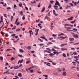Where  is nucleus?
Masks as SVG:
<instances>
[{
	"mask_svg": "<svg viewBox=\"0 0 79 79\" xmlns=\"http://www.w3.org/2000/svg\"><path fill=\"white\" fill-rule=\"evenodd\" d=\"M6 51L7 52L8 51H10V49H7L6 50Z\"/></svg>",
	"mask_w": 79,
	"mask_h": 79,
	"instance_id": "680f3d73",
	"label": "nucleus"
},
{
	"mask_svg": "<svg viewBox=\"0 0 79 79\" xmlns=\"http://www.w3.org/2000/svg\"><path fill=\"white\" fill-rule=\"evenodd\" d=\"M61 50H62V51H64V50H67L68 49H67L66 48H61Z\"/></svg>",
	"mask_w": 79,
	"mask_h": 79,
	"instance_id": "412c9836",
	"label": "nucleus"
},
{
	"mask_svg": "<svg viewBox=\"0 0 79 79\" xmlns=\"http://www.w3.org/2000/svg\"><path fill=\"white\" fill-rule=\"evenodd\" d=\"M26 48L27 50H30L31 49V46L27 47Z\"/></svg>",
	"mask_w": 79,
	"mask_h": 79,
	"instance_id": "aec40b11",
	"label": "nucleus"
},
{
	"mask_svg": "<svg viewBox=\"0 0 79 79\" xmlns=\"http://www.w3.org/2000/svg\"><path fill=\"white\" fill-rule=\"evenodd\" d=\"M13 60H14V58H13V57H12V58L10 59V60L11 61H12Z\"/></svg>",
	"mask_w": 79,
	"mask_h": 79,
	"instance_id": "69168bd1",
	"label": "nucleus"
},
{
	"mask_svg": "<svg viewBox=\"0 0 79 79\" xmlns=\"http://www.w3.org/2000/svg\"><path fill=\"white\" fill-rule=\"evenodd\" d=\"M18 76H19V77H21L22 76V73H18Z\"/></svg>",
	"mask_w": 79,
	"mask_h": 79,
	"instance_id": "393cba45",
	"label": "nucleus"
},
{
	"mask_svg": "<svg viewBox=\"0 0 79 79\" xmlns=\"http://www.w3.org/2000/svg\"><path fill=\"white\" fill-rule=\"evenodd\" d=\"M53 55H55V54L52 53H51L49 54V56H53Z\"/></svg>",
	"mask_w": 79,
	"mask_h": 79,
	"instance_id": "5701e85b",
	"label": "nucleus"
},
{
	"mask_svg": "<svg viewBox=\"0 0 79 79\" xmlns=\"http://www.w3.org/2000/svg\"><path fill=\"white\" fill-rule=\"evenodd\" d=\"M11 36H12V37H13V36H15V35H16V34H12L11 35Z\"/></svg>",
	"mask_w": 79,
	"mask_h": 79,
	"instance_id": "4d7b16f0",
	"label": "nucleus"
},
{
	"mask_svg": "<svg viewBox=\"0 0 79 79\" xmlns=\"http://www.w3.org/2000/svg\"><path fill=\"white\" fill-rule=\"evenodd\" d=\"M19 6L20 7H21L22 6V4H19Z\"/></svg>",
	"mask_w": 79,
	"mask_h": 79,
	"instance_id": "79ce46f5",
	"label": "nucleus"
},
{
	"mask_svg": "<svg viewBox=\"0 0 79 79\" xmlns=\"http://www.w3.org/2000/svg\"><path fill=\"white\" fill-rule=\"evenodd\" d=\"M71 27H68L67 28V31H71L72 30H70V29H71Z\"/></svg>",
	"mask_w": 79,
	"mask_h": 79,
	"instance_id": "6ab92c4d",
	"label": "nucleus"
},
{
	"mask_svg": "<svg viewBox=\"0 0 79 79\" xmlns=\"http://www.w3.org/2000/svg\"><path fill=\"white\" fill-rule=\"evenodd\" d=\"M6 9H7V10H10L11 7H7L6 8Z\"/></svg>",
	"mask_w": 79,
	"mask_h": 79,
	"instance_id": "09e8293b",
	"label": "nucleus"
},
{
	"mask_svg": "<svg viewBox=\"0 0 79 79\" xmlns=\"http://www.w3.org/2000/svg\"><path fill=\"white\" fill-rule=\"evenodd\" d=\"M73 17H71L70 18H68L67 20H69V21L73 20Z\"/></svg>",
	"mask_w": 79,
	"mask_h": 79,
	"instance_id": "f8f14e48",
	"label": "nucleus"
},
{
	"mask_svg": "<svg viewBox=\"0 0 79 79\" xmlns=\"http://www.w3.org/2000/svg\"><path fill=\"white\" fill-rule=\"evenodd\" d=\"M54 48H57V49H58V50H59V49H60V48H58L56 46H54Z\"/></svg>",
	"mask_w": 79,
	"mask_h": 79,
	"instance_id": "ea45409f",
	"label": "nucleus"
},
{
	"mask_svg": "<svg viewBox=\"0 0 79 79\" xmlns=\"http://www.w3.org/2000/svg\"><path fill=\"white\" fill-rule=\"evenodd\" d=\"M43 76L46 77H48V75H43Z\"/></svg>",
	"mask_w": 79,
	"mask_h": 79,
	"instance_id": "e433bc0d",
	"label": "nucleus"
},
{
	"mask_svg": "<svg viewBox=\"0 0 79 79\" xmlns=\"http://www.w3.org/2000/svg\"><path fill=\"white\" fill-rule=\"evenodd\" d=\"M77 31V29L76 28H73V30H71V31H73V32H76V31Z\"/></svg>",
	"mask_w": 79,
	"mask_h": 79,
	"instance_id": "1a4fd4ad",
	"label": "nucleus"
},
{
	"mask_svg": "<svg viewBox=\"0 0 79 79\" xmlns=\"http://www.w3.org/2000/svg\"><path fill=\"white\" fill-rule=\"evenodd\" d=\"M74 23H75L74 22V21H72L70 22V23H71V24H74Z\"/></svg>",
	"mask_w": 79,
	"mask_h": 79,
	"instance_id": "37998d69",
	"label": "nucleus"
},
{
	"mask_svg": "<svg viewBox=\"0 0 79 79\" xmlns=\"http://www.w3.org/2000/svg\"><path fill=\"white\" fill-rule=\"evenodd\" d=\"M52 7V5L50 4L48 6V8L50 9Z\"/></svg>",
	"mask_w": 79,
	"mask_h": 79,
	"instance_id": "c85d7f7f",
	"label": "nucleus"
},
{
	"mask_svg": "<svg viewBox=\"0 0 79 79\" xmlns=\"http://www.w3.org/2000/svg\"><path fill=\"white\" fill-rule=\"evenodd\" d=\"M40 38L41 39H44L45 38V36H41Z\"/></svg>",
	"mask_w": 79,
	"mask_h": 79,
	"instance_id": "58836bf2",
	"label": "nucleus"
},
{
	"mask_svg": "<svg viewBox=\"0 0 79 79\" xmlns=\"http://www.w3.org/2000/svg\"><path fill=\"white\" fill-rule=\"evenodd\" d=\"M62 55L64 57V58H66V54L65 53H63Z\"/></svg>",
	"mask_w": 79,
	"mask_h": 79,
	"instance_id": "a878e982",
	"label": "nucleus"
},
{
	"mask_svg": "<svg viewBox=\"0 0 79 79\" xmlns=\"http://www.w3.org/2000/svg\"><path fill=\"white\" fill-rule=\"evenodd\" d=\"M79 43H76L75 44H74L73 45H79Z\"/></svg>",
	"mask_w": 79,
	"mask_h": 79,
	"instance_id": "e2e57ef3",
	"label": "nucleus"
},
{
	"mask_svg": "<svg viewBox=\"0 0 79 79\" xmlns=\"http://www.w3.org/2000/svg\"><path fill=\"white\" fill-rule=\"evenodd\" d=\"M1 34H2V35H4V34L3 33V32H2V31L1 32Z\"/></svg>",
	"mask_w": 79,
	"mask_h": 79,
	"instance_id": "de8ad7c7",
	"label": "nucleus"
},
{
	"mask_svg": "<svg viewBox=\"0 0 79 79\" xmlns=\"http://www.w3.org/2000/svg\"><path fill=\"white\" fill-rule=\"evenodd\" d=\"M1 21H3V16H1Z\"/></svg>",
	"mask_w": 79,
	"mask_h": 79,
	"instance_id": "3c124183",
	"label": "nucleus"
},
{
	"mask_svg": "<svg viewBox=\"0 0 79 79\" xmlns=\"http://www.w3.org/2000/svg\"><path fill=\"white\" fill-rule=\"evenodd\" d=\"M70 5H71V6H74L73 4L72 3H70Z\"/></svg>",
	"mask_w": 79,
	"mask_h": 79,
	"instance_id": "864d4df0",
	"label": "nucleus"
},
{
	"mask_svg": "<svg viewBox=\"0 0 79 79\" xmlns=\"http://www.w3.org/2000/svg\"><path fill=\"white\" fill-rule=\"evenodd\" d=\"M44 53H45V52H47V53H51V52L48 51L47 50H45L44 51Z\"/></svg>",
	"mask_w": 79,
	"mask_h": 79,
	"instance_id": "2eb2a0df",
	"label": "nucleus"
},
{
	"mask_svg": "<svg viewBox=\"0 0 79 79\" xmlns=\"http://www.w3.org/2000/svg\"><path fill=\"white\" fill-rule=\"evenodd\" d=\"M54 75V76H56V75H57V73H53Z\"/></svg>",
	"mask_w": 79,
	"mask_h": 79,
	"instance_id": "774afa93",
	"label": "nucleus"
},
{
	"mask_svg": "<svg viewBox=\"0 0 79 79\" xmlns=\"http://www.w3.org/2000/svg\"><path fill=\"white\" fill-rule=\"evenodd\" d=\"M70 41H73L74 40V38H70L69 39Z\"/></svg>",
	"mask_w": 79,
	"mask_h": 79,
	"instance_id": "9d476101",
	"label": "nucleus"
},
{
	"mask_svg": "<svg viewBox=\"0 0 79 79\" xmlns=\"http://www.w3.org/2000/svg\"><path fill=\"white\" fill-rule=\"evenodd\" d=\"M19 52H21V53H23V52H24V51H23V49H19Z\"/></svg>",
	"mask_w": 79,
	"mask_h": 79,
	"instance_id": "a211bd4d",
	"label": "nucleus"
},
{
	"mask_svg": "<svg viewBox=\"0 0 79 79\" xmlns=\"http://www.w3.org/2000/svg\"><path fill=\"white\" fill-rule=\"evenodd\" d=\"M32 30H30V31H29L28 33L29 34H31V33H32Z\"/></svg>",
	"mask_w": 79,
	"mask_h": 79,
	"instance_id": "72a5a7b5",
	"label": "nucleus"
},
{
	"mask_svg": "<svg viewBox=\"0 0 79 79\" xmlns=\"http://www.w3.org/2000/svg\"><path fill=\"white\" fill-rule=\"evenodd\" d=\"M53 2H54V1H50V3H51V4H52V3H53Z\"/></svg>",
	"mask_w": 79,
	"mask_h": 79,
	"instance_id": "473e14b6",
	"label": "nucleus"
},
{
	"mask_svg": "<svg viewBox=\"0 0 79 79\" xmlns=\"http://www.w3.org/2000/svg\"><path fill=\"white\" fill-rule=\"evenodd\" d=\"M18 18H17V19H16V20L15 22V24H16V23L18 22Z\"/></svg>",
	"mask_w": 79,
	"mask_h": 79,
	"instance_id": "2f4dec72",
	"label": "nucleus"
},
{
	"mask_svg": "<svg viewBox=\"0 0 79 79\" xmlns=\"http://www.w3.org/2000/svg\"><path fill=\"white\" fill-rule=\"evenodd\" d=\"M73 54L74 55H77V52H73Z\"/></svg>",
	"mask_w": 79,
	"mask_h": 79,
	"instance_id": "c9c22d12",
	"label": "nucleus"
},
{
	"mask_svg": "<svg viewBox=\"0 0 79 79\" xmlns=\"http://www.w3.org/2000/svg\"><path fill=\"white\" fill-rule=\"evenodd\" d=\"M22 19H23V20H24V19H25V15H23V16L22 17Z\"/></svg>",
	"mask_w": 79,
	"mask_h": 79,
	"instance_id": "cd10ccee",
	"label": "nucleus"
},
{
	"mask_svg": "<svg viewBox=\"0 0 79 79\" xmlns=\"http://www.w3.org/2000/svg\"><path fill=\"white\" fill-rule=\"evenodd\" d=\"M37 45H39L40 46H42V45H44V44H38Z\"/></svg>",
	"mask_w": 79,
	"mask_h": 79,
	"instance_id": "bf43d9fd",
	"label": "nucleus"
},
{
	"mask_svg": "<svg viewBox=\"0 0 79 79\" xmlns=\"http://www.w3.org/2000/svg\"><path fill=\"white\" fill-rule=\"evenodd\" d=\"M62 75L63 76H66V73L65 72H63Z\"/></svg>",
	"mask_w": 79,
	"mask_h": 79,
	"instance_id": "ddd939ff",
	"label": "nucleus"
},
{
	"mask_svg": "<svg viewBox=\"0 0 79 79\" xmlns=\"http://www.w3.org/2000/svg\"><path fill=\"white\" fill-rule=\"evenodd\" d=\"M46 49H47V50H48V51H49V52H51V50H50V48H47Z\"/></svg>",
	"mask_w": 79,
	"mask_h": 79,
	"instance_id": "f704fd0d",
	"label": "nucleus"
},
{
	"mask_svg": "<svg viewBox=\"0 0 79 79\" xmlns=\"http://www.w3.org/2000/svg\"><path fill=\"white\" fill-rule=\"evenodd\" d=\"M18 66H15L14 67H11L10 68V69H13V68H14V69H18Z\"/></svg>",
	"mask_w": 79,
	"mask_h": 79,
	"instance_id": "20e7f679",
	"label": "nucleus"
},
{
	"mask_svg": "<svg viewBox=\"0 0 79 79\" xmlns=\"http://www.w3.org/2000/svg\"><path fill=\"white\" fill-rule=\"evenodd\" d=\"M23 59H22V60H19L17 64H19L20 63V64H21V63H22V62H23Z\"/></svg>",
	"mask_w": 79,
	"mask_h": 79,
	"instance_id": "39448f33",
	"label": "nucleus"
},
{
	"mask_svg": "<svg viewBox=\"0 0 79 79\" xmlns=\"http://www.w3.org/2000/svg\"><path fill=\"white\" fill-rule=\"evenodd\" d=\"M73 37H75V39H78L79 38V35H78L77 34H75L74 35H73Z\"/></svg>",
	"mask_w": 79,
	"mask_h": 79,
	"instance_id": "f257e3e1",
	"label": "nucleus"
},
{
	"mask_svg": "<svg viewBox=\"0 0 79 79\" xmlns=\"http://www.w3.org/2000/svg\"><path fill=\"white\" fill-rule=\"evenodd\" d=\"M52 36L53 37H55V36H56V35H55V34H52Z\"/></svg>",
	"mask_w": 79,
	"mask_h": 79,
	"instance_id": "603ef678",
	"label": "nucleus"
},
{
	"mask_svg": "<svg viewBox=\"0 0 79 79\" xmlns=\"http://www.w3.org/2000/svg\"><path fill=\"white\" fill-rule=\"evenodd\" d=\"M49 44H53V43L51 42H49L48 43Z\"/></svg>",
	"mask_w": 79,
	"mask_h": 79,
	"instance_id": "5fc2aeb1",
	"label": "nucleus"
},
{
	"mask_svg": "<svg viewBox=\"0 0 79 79\" xmlns=\"http://www.w3.org/2000/svg\"><path fill=\"white\" fill-rule=\"evenodd\" d=\"M78 58V56H74V58Z\"/></svg>",
	"mask_w": 79,
	"mask_h": 79,
	"instance_id": "6e6d98bb",
	"label": "nucleus"
},
{
	"mask_svg": "<svg viewBox=\"0 0 79 79\" xmlns=\"http://www.w3.org/2000/svg\"><path fill=\"white\" fill-rule=\"evenodd\" d=\"M56 2L55 4V5H60V3H59V2H58L57 0H56Z\"/></svg>",
	"mask_w": 79,
	"mask_h": 79,
	"instance_id": "6e6552de",
	"label": "nucleus"
},
{
	"mask_svg": "<svg viewBox=\"0 0 79 79\" xmlns=\"http://www.w3.org/2000/svg\"><path fill=\"white\" fill-rule=\"evenodd\" d=\"M64 45H67V44H61L60 45V47H63V46H64Z\"/></svg>",
	"mask_w": 79,
	"mask_h": 79,
	"instance_id": "dca6fc26",
	"label": "nucleus"
},
{
	"mask_svg": "<svg viewBox=\"0 0 79 79\" xmlns=\"http://www.w3.org/2000/svg\"><path fill=\"white\" fill-rule=\"evenodd\" d=\"M21 66H22V64H20V65H19V67H18V68H20V67H21Z\"/></svg>",
	"mask_w": 79,
	"mask_h": 79,
	"instance_id": "49530a36",
	"label": "nucleus"
},
{
	"mask_svg": "<svg viewBox=\"0 0 79 79\" xmlns=\"http://www.w3.org/2000/svg\"><path fill=\"white\" fill-rule=\"evenodd\" d=\"M0 60L2 61L3 60V57L2 56H0Z\"/></svg>",
	"mask_w": 79,
	"mask_h": 79,
	"instance_id": "bb28decb",
	"label": "nucleus"
},
{
	"mask_svg": "<svg viewBox=\"0 0 79 79\" xmlns=\"http://www.w3.org/2000/svg\"><path fill=\"white\" fill-rule=\"evenodd\" d=\"M19 23H20L19 22H18L17 23V24H16L17 26H18Z\"/></svg>",
	"mask_w": 79,
	"mask_h": 79,
	"instance_id": "052dcab7",
	"label": "nucleus"
},
{
	"mask_svg": "<svg viewBox=\"0 0 79 79\" xmlns=\"http://www.w3.org/2000/svg\"><path fill=\"white\" fill-rule=\"evenodd\" d=\"M53 14L55 15V16H57L58 15L56 14V11L55 10H52Z\"/></svg>",
	"mask_w": 79,
	"mask_h": 79,
	"instance_id": "f03ea898",
	"label": "nucleus"
},
{
	"mask_svg": "<svg viewBox=\"0 0 79 79\" xmlns=\"http://www.w3.org/2000/svg\"><path fill=\"white\" fill-rule=\"evenodd\" d=\"M64 35V34L63 33H61V34H60L59 35H58V36H60L61 35Z\"/></svg>",
	"mask_w": 79,
	"mask_h": 79,
	"instance_id": "4be33fe9",
	"label": "nucleus"
},
{
	"mask_svg": "<svg viewBox=\"0 0 79 79\" xmlns=\"http://www.w3.org/2000/svg\"><path fill=\"white\" fill-rule=\"evenodd\" d=\"M35 31H36V32L35 33V35H37L38 34V32H39V29H35Z\"/></svg>",
	"mask_w": 79,
	"mask_h": 79,
	"instance_id": "423d86ee",
	"label": "nucleus"
},
{
	"mask_svg": "<svg viewBox=\"0 0 79 79\" xmlns=\"http://www.w3.org/2000/svg\"><path fill=\"white\" fill-rule=\"evenodd\" d=\"M3 5L4 6H6V5H6V4L5 3Z\"/></svg>",
	"mask_w": 79,
	"mask_h": 79,
	"instance_id": "a18cd8bd",
	"label": "nucleus"
},
{
	"mask_svg": "<svg viewBox=\"0 0 79 79\" xmlns=\"http://www.w3.org/2000/svg\"><path fill=\"white\" fill-rule=\"evenodd\" d=\"M8 71H9V70H8V71H7V72H4L3 73L4 74H11V73H8Z\"/></svg>",
	"mask_w": 79,
	"mask_h": 79,
	"instance_id": "f3484780",
	"label": "nucleus"
},
{
	"mask_svg": "<svg viewBox=\"0 0 79 79\" xmlns=\"http://www.w3.org/2000/svg\"><path fill=\"white\" fill-rule=\"evenodd\" d=\"M21 71L22 72H25V70H24V69H22Z\"/></svg>",
	"mask_w": 79,
	"mask_h": 79,
	"instance_id": "13d9d810",
	"label": "nucleus"
},
{
	"mask_svg": "<svg viewBox=\"0 0 79 79\" xmlns=\"http://www.w3.org/2000/svg\"><path fill=\"white\" fill-rule=\"evenodd\" d=\"M38 40H40V42H44V41L41 40L40 39L38 38Z\"/></svg>",
	"mask_w": 79,
	"mask_h": 79,
	"instance_id": "7c9ffc66",
	"label": "nucleus"
},
{
	"mask_svg": "<svg viewBox=\"0 0 79 79\" xmlns=\"http://www.w3.org/2000/svg\"><path fill=\"white\" fill-rule=\"evenodd\" d=\"M46 65L48 66H51V64L50 63H48L46 64Z\"/></svg>",
	"mask_w": 79,
	"mask_h": 79,
	"instance_id": "b1692460",
	"label": "nucleus"
},
{
	"mask_svg": "<svg viewBox=\"0 0 79 79\" xmlns=\"http://www.w3.org/2000/svg\"><path fill=\"white\" fill-rule=\"evenodd\" d=\"M5 37H8V34L6 33V34Z\"/></svg>",
	"mask_w": 79,
	"mask_h": 79,
	"instance_id": "0e129e2a",
	"label": "nucleus"
},
{
	"mask_svg": "<svg viewBox=\"0 0 79 79\" xmlns=\"http://www.w3.org/2000/svg\"><path fill=\"white\" fill-rule=\"evenodd\" d=\"M14 8H16V7H17V6H16V4H15L14 5Z\"/></svg>",
	"mask_w": 79,
	"mask_h": 79,
	"instance_id": "8fccbe9b",
	"label": "nucleus"
},
{
	"mask_svg": "<svg viewBox=\"0 0 79 79\" xmlns=\"http://www.w3.org/2000/svg\"><path fill=\"white\" fill-rule=\"evenodd\" d=\"M60 52H58V51H54L53 52V53H54V54H55L56 55H58V54H60Z\"/></svg>",
	"mask_w": 79,
	"mask_h": 79,
	"instance_id": "7ed1b4c3",
	"label": "nucleus"
},
{
	"mask_svg": "<svg viewBox=\"0 0 79 79\" xmlns=\"http://www.w3.org/2000/svg\"><path fill=\"white\" fill-rule=\"evenodd\" d=\"M49 62L50 63H52V64H53V65H56V63L53 62L52 61H49V62H47V63H49Z\"/></svg>",
	"mask_w": 79,
	"mask_h": 79,
	"instance_id": "9b49d317",
	"label": "nucleus"
},
{
	"mask_svg": "<svg viewBox=\"0 0 79 79\" xmlns=\"http://www.w3.org/2000/svg\"><path fill=\"white\" fill-rule=\"evenodd\" d=\"M58 38V39H60V38H62V39H60V40H63V39H66V37H63V36H60Z\"/></svg>",
	"mask_w": 79,
	"mask_h": 79,
	"instance_id": "0eeeda50",
	"label": "nucleus"
},
{
	"mask_svg": "<svg viewBox=\"0 0 79 79\" xmlns=\"http://www.w3.org/2000/svg\"><path fill=\"white\" fill-rule=\"evenodd\" d=\"M61 70H60V69H57V72L58 73L60 72H61Z\"/></svg>",
	"mask_w": 79,
	"mask_h": 79,
	"instance_id": "4c0bfd02",
	"label": "nucleus"
},
{
	"mask_svg": "<svg viewBox=\"0 0 79 79\" xmlns=\"http://www.w3.org/2000/svg\"><path fill=\"white\" fill-rule=\"evenodd\" d=\"M37 73H38L39 74H41L42 73V72H37Z\"/></svg>",
	"mask_w": 79,
	"mask_h": 79,
	"instance_id": "338daca9",
	"label": "nucleus"
},
{
	"mask_svg": "<svg viewBox=\"0 0 79 79\" xmlns=\"http://www.w3.org/2000/svg\"><path fill=\"white\" fill-rule=\"evenodd\" d=\"M18 56L19 57H23V56L22 55H18Z\"/></svg>",
	"mask_w": 79,
	"mask_h": 79,
	"instance_id": "c03bdc74",
	"label": "nucleus"
},
{
	"mask_svg": "<svg viewBox=\"0 0 79 79\" xmlns=\"http://www.w3.org/2000/svg\"><path fill=\"white\" fill-rule=\"evenodd\" d=\"M45 7H44L43 8L42 10H41V12H42V13H43V12H44V11H45Z\"/></svg>",
	"mask_w": 79,
	"mask_h": 79,
	"instance_id": "4468645a",
	"label": "nucleus"
},
{
	"mask_svg": "<svg viewBox=\"0 0 79 79\" xmlns=\"http://www.w3.org/2000/svg\"><path fill=\"white\" fill-rule=\"evenodd\" d=\"M33 68H34V67H30L28 69H32Z\"/></svg>",
	"mask_w": 79,
	"mask_h": 79,
	"instance_id": "a19ab883",
	"label": "nucleus"
},
{
	"mask_svg": "<svg viewBox=\"0 0 79 79\" xmlns=\"http://www.w3.org/2000/svg\"><path fill=\"white\" fill-rule=\"evenodd\" d=\"M20 15H21V16H23V11H21L20 12Z\"/></svg>",
	"mask_w": 79,
	"mask_h": 79,
	"instance_id": "c756f323",
	"label": "nucleus"
}]
</instances>
